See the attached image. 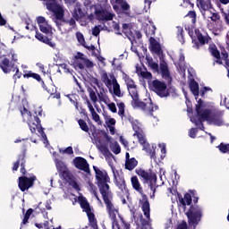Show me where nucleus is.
I'll return each mask as SVG.
<instances>
[{
    "label": "nucleus",
    "mask_w": 229,
    "mask_h": 229,
    "mask_svg": "<svg viewBox=\"0 0 229 229\" xmlns=\"http://www.w3.org/2000/svg\"><path fill=\"white\" fill-rule=\"evenodd\" d=\"M123 80L127 85L128 92L131 98H132L131 106L133 108H141V110H144L148 114H151L152 112H155V110L158 109V106L153 105L151 98L146 99V102L139 100V91L137 90V85L135 84L133 79H131L126 73H123Z\"/></svg>",
    "instance_id": "obj_1"
},
{
    "label": "nucleus",
    "mask_w": 229,
    "mask_h": 229,
    "mask_svg": "<svg viewBox=\"0 0 229 229\" xmlns=\"http://www.w3.org/2000/svg\"><path fill=\"white\" fill-rule=\"evenodd\" d=\"M104 203L106 205V212L108 214L109 219L112 221L113 229H130V225L124 222V219L119 216V208L114 205V194L112 192H107L102 195Z\"/></svg>",
    "instance_id": "obj_2"
},
{
    "label": "nucleus",
    "mask_w": 229,
    "mask_h": 229,
    "mask_svg": "<svg viewBox=\"0 0 229 229\" xmlns=\"http://www.w3.org/2000/svg\"><path fill=\"white\" fill-rule=\"evenodd\" d=\"M196 113L199 120L191 118V123H194L196 126H199L200 130H205L202 121H207L208 124H214L215 126H222L223 118L219 114H210V110L207 109V106L203 100L199 99L196 105Z\"/></svg>",
    "instance_id": "obj_3"
},
{
    "label": "nucleus",
    "mask_w": 229,
    "mask_h": 229,
    "mask_svg": "<svg viewBox=\"0 0 229 229\" xmlns=\"http://www.w3.org/2000/svg\"><path fill=\"white\" fill-rule=\"evenodd\" d=\"M17 62V54L13 49H0V68L4 74L12 72V69L15 66Z\"/></svg>",
    "instance_id": "obj_4"
},
{
    "label": "nucleus",
    "mask_w": 229,
    "mask_h": 229,
    "mask_svg": "<svg viewBox=\"0 0 229 229\" xmlns=\"http://www.w3.org/2000/svg\"><path fill=\"white\" fill-rule=\"evenodd\" d=\"M132 188L136 192H139L140 194L141 199H140V204L141 206V210L148 220L150 219V207H149V200H148V196L144 194V190L142 189V186L140 185V182H139V178L137 176H133L131 179Z\"/></svg>",
    "instance_id": "obj_5"
},
{
    "label": "nucleus",
    "mask_w": 229,
    "mask_h": 229,
    "mask_svg": "<svg viewBox=\"0 0 229 229\" xmlns=\"http://www.w3.org/2000/svg\"><path fill=\"white\" fill-rule=\"evenodd\" d=\"M21 112V115L23 119L28 121L29 128L31 131V133H35V131H38L40 133L42 139L45 140H47V136L46 135V132H44V129H42V125H40V119L37 116H32L31 114L28 111V109L23 108V111Z\"/></svg>",
    "instance_id": "obj_6"
},
{
    "label": "nucleus",
    "mask_w": 229,
    "mask_h": 229,
    "mask_svg": "<svg viewBox=\"0 0 229 229\" xmlns=\"http://www.w3.org/2000/svg\"><path fill=\"white\" fill-rule=\"evenodd\" d=\"M100 78L106 87L109 89V90H112L113 87V92L114 96H117V98H123L121 86L119 85V82H117V79H115V76L113 73L108 74L106 71H102L100 72Z\"/></svg>",
    "instance_id": "obj_7"
},
{
    "label": "nucleus",
    "mask_w": 229,
    "mask_h": 229,
    "mask_svg": "<svg viewBox=\"0 0 229 229\" xmlns=\"http://www.w3.org/2000/svg\"><path fill=\"white\" fill-rule=\"evenodd\" d=\"M93 169L96 174L100 194L103 196L105 194H108V192H112V191H110V186L108 185V183H110V177H108L106 171L100 170L97 166H93Z\"/></svg>",
    "instance_id": "obj_8"
},
{
    "label": "nucleus",
    "mask_w": 229,
    "mask_h": 229,
    "mask_svg": "<svg viewBox=\"0 0 229 229\" xmlns=\"http://www.w3.org/2000/svg\"><path fill=\"white\" fill-rule=\"evenodd\" d=\"M79 201L83 212H86L89 223V225L86 226L84 229H98V220L96 219V216L92 212L87 199L84 197H79Z\"/></svg>",
    "instance_id": "obj_9"
},
{
    "label": "nucleus",
    "mask_w": 229,
    "mask_h": 229,
    "mask_svg": "<svg viewBox=\"0 0 229 229\" xmlns=\"http://www.w3.org/2000/svg\"><path fill=\"white\" fill-rule=\"evenodd\" d=\"M186 216L189 219L190 225H198L199 221H201V217L203 216V209L199 206H191L188 212H186Z\"/></svg>",
    "instance_id": "obj_10"
},
{
    "label": "nucleus",
    "mask_w": 229,
    "mask_h": 229,
    "mask_svg": "<svg viewBox=\"0 0 229 229\" xmlns=\"http://www.w3.org/2000/svg\"><path fill=\"white\" fill-rule=\"evenodd\" d=\"M151 89L159 98H167L169 96V89L167 84L162 81L155 80L151 82Z\"/></svg>",
    "instance_id": "obj_11"
},
{
    "label": "nucleus",
    "mask_w": 229,
    "mask_h": 229,
    "mask_svg": "<svg viewBox=\"0 0 229 229\" xmlns=\"http://www.w3.org/2000/svg\"><path fill=\"white\" fill-rule=\"evenodd\" d=\"M37 181V176L32 175L30 177L22 176L19 178V184L18 187L20 191L24 192L28 191V189L33 187V183Z\"/></svg>",
    "instance_id": "obj_12"
},
{
    "label": "nucleus",
    "mask_w": 229,
    "mask_h": 229,
    "mask_svg": "<svg viewBox=\"0 0 229 229\" xmlns=\"http://www.w3.org/2000/svg\"><path fill=\"white\" fill-rule=\"evenodd\" d=\"M132 130L134 131L133 137H137L139 142H144L146 134H144V130H142V124L139 121L134 120L131 123Z\"/></svg>",
    "instance_id": "obj_13"
},
{
    "label": "nucleus",
    "mask_w": 229,
    "mask_h": 229,
    "mask_svg": "<svg viewBox=\"0 0 229 229\" xmlns=\"http://www.w3.org/2000/svg\"><path fill=\"white\" fill-rule=\"evenodd\" d=\"M136 174L138 176H140L145 180V182H150V185L153 183H157V175H155L151 172H148L142 169L136 170Z\"/></svg>",
    "instance_id": "obj_14"
},
{
    "label": "nucleus",
    "mask_w": 229,
    "mask_h": 229,
    "mask_svg": "<svg viewBox=\"0 0 229 229\" xmlns=\"http://www.w3.org/2000/svg\"><path fill=\"white\" fill-rule=\"evenodd\" d=\"M116 187L123 193L125 198H130V191H128V188H126V181H124V177L117 176L114 174Z\"/></svg>",
    "instance_id": "obj_15"
},
{
    "label": "nucleus",
    "mask_w": 229,
    "mask_h": 229,
    "mask_svg": "<svg viewBox=\"0 0 229 229\" xmlns=\"http://www.w3.org/2000/svg\"><path fill=\"white\" fill-rule=\"evenodd\" d=\"M197 6L201 10L202 15L207 17L208 12L212 10V3L210 0H197Z\"/></svg>",
    "instance_id": "obj_16"
},
{
    "label": "nucleus",
    "mask_w": 229,
    "mask_h": 229,
    "mask_svg": "<svg viewBox=\"0 0 229 229\" xmlns=\"http://www.w3.org/2000/svg\"><path fill=\"white\" fill-rule=\"evenodd\" d=\"M73 163L77 169L84 171V173H90V168L89 167V163L87 162V159L83 157H76L73 160Z\"/></svg>",
    "instance_id": "obj_17"
},
{
    "label": "nucleus",
    "mask_w": 229,
    "mask_h": 229,
    "mask_svg": "<svg viewBox=\"0 0 229 229\" xmlns=\"http://www.w3.org/2000/svg\"><path fill=\"white\" fill-rule=\"evenodd\" d=\"M95 14L98 21H112L115 17V14L105 10H97Z\"/></svg>",
    "instance_id": "obj_18"
},
{
    "label": "nucleus",
    "mask_w": 229,
    "mask_h": 229,
    "mask_svg": "<svg viewBox=\"0 0 229 229\" xmlns=\"http://www.w3.org/2000/svg\"><path fill=\"white\" fill-rule=\"evenodd\" d=\"M37 22L42 33H46V34L51 33V30H52L51 25H49L47 21H46V18H44L43 16H38L37 18Z\"/></svg>",
    "instance_id": "obj_19"
},
{
    "label": "nucleus",
    "mask_w": 229,
    "mask_h": 229,
    "mask_svg": "<svg viewBox=\"0 0 229 229\" xmlns=\"http://www.w3.org/2000/svg\"><path fill=\"white\" fill-rule=\"evenodd\" d=\"M108 90L101 86H98V91H97L98 101L100 103H105V105H108L110 103V98H108Z\"/></svg>",
    "instance_id": "obj_20"
},
{
    "label": "nucleus",
    "mask_w": 229,
    "mask_h": 229,
    "mask_svg": "<svg viewBox=\"0 0 229 229\" xmlns=\"http://www.w3.org/2000/svg\"><path fill=\"white\" fill-rule=\"evenodd\" d=\"M112 5L116 13H121V8L123 12L130 10V4H128L124 0H115V3H113Z\"/></svg>",
    "instance_id": "obj_21"
},
{
    "label": "nucleus",
    "mask_w": 229,
    "mask_h": 229,
    "mask_svg": "<svg viewBox=\"0 0 229 229\" xmlns=\"http://www.w3.org/2000/svg\"><path fill=\"white\" fill-rule=\"evenodd\" d=\"M141 146H143V151H146L149 155L150 158H155V147L149 145L146 138H143V142L139 141Z\"/></svg>",
    "instance_id": "obj_22"
},
{
    "label": "nucleus",
    "mask_w": 229,
    "mask_h": 229,
    "mask_svg": "<svg viewBox=\"0 0 229 229\" xmlns=\"http://www.w3.org/2000/svg\"><path fill=\"white\" fill-rule=\"evenodd\" d=\"M55 167H56L58 173H60V174H62L63 176H65V174L66 175L69 174V168H67V165H65V163L55 158Z\"/></svg>",
    "instance_id": "obj_23"
},
{
    "label": "nucleus",
    "mask_w": 229,
    "mask_h": 229,
    "mask_svg": "<svg viewBox=\"0 0 229 229\" xmlns=\"http://www.w3.org/2000/svg\"><path fill=\"white\" fill-rule=\"evenodd\" d=\"M149 42L151 53H154V55H161L162 47H160V43L154 38H150Z\"/></svg>",
    "instance_id": "obj_24"
},
{
    "label": "nucleus",
    "mask_w": 229,
    "mask_h": 229,
    "mask_svg": "<svg viewBox=\"0 0 229 229\" xmlns=\"http://www.w3.org/2000/svg\"><path fill=\"white\" fill-rule=\"evenodd\" d=\"M160 71L162 74V78L171 81V73H169V68L167 67V63L165 61H162L160 63Z\"/></svg>",
    "instance_id": "obj_25"
},
{
    "label": "nucleus",
    "mask_w": 229,
    "mask_h": 229,
    "mask_svg": "<svg viewBox=\"0 0 229 229\" xmlns=\"http://www.w3.org/2000/svg\"><path fill=\"white\" fill-rule=\"evenodd\" d=\"M160 71L162 74V78L171 81V73H169V68L167 67V63L165 61H162L160 63Z\"/></svg>",
    "instance_id": "obj_26"
},
{
    "label": "nucleus",
    "mask_w": 229,
    "mask_h": 229,
    "mask_svg": "<svg viewBox=\"0 0 229 229\" xmlns=\"http://www.w3.org/2000/svg\"><path fill=\"white\" fill-rule=\"evenodd\" d=\"M35 37L38 40H39V42L47 44V46H50V47H56V44L55 42L51 41V39H49V38L42 35L41 33L36 32Z\"/></svg>",
    "instance_id": "obj_27"
},
{
    "label": "nucleus",
    "mask_w": 229,
    "mask_h": 229,
    "mask_svg": "<svg viewBox=\"0 0 229 229\" xmlns=\"http://www.w3.org/2000/svg\"><path fill=\"white\" fill-rule=\"evenodd\" d=\"M189 87L193 95L199 96V85L198 84V82H196V81L191 80Z\"/></svg>",
    "instance_id": "obj_28"
},
{
    "label": "nucleus",
    "mask_w": 229,
    "mask_h": 229,
    "mask_svg": "<svg viewBox=\"0 0 229 229\" xmlns=\"http://www.w3.org/2000/svg\"><path fill=\"white\" fill-rule=\"evenodd\" d=\"M72 15L76 21L83 17V11H81V5L80 4H76Z\"/></svg>",
    "instance_id": "obj_29"
},
{
    "label": "nucleus",
    "mask_w": 229,
    "mask_h": 229,
    "mask_svg": "<svg viewBox=\"0 0 229 229\" xmlns=\"http://www.w3.org/2000/svg\"><path fill=\"white\" fill-rule=\"evenodd\" d=\"M139 162L135 157H132L129 160H125V169H128V171H133L134 167H137V165Z\"/></svg>",
    "instance_id": "obj_30"
},
{
    "label": "nucleus",
    "mask_w": 229,
    "mask_h": 229,
    "mask_svg": "<svg viewBox=\"0 0 229 229\" xmlns=\"http://www.w3.org/2000/svg\"><path fill=\"white\" fill-rule=\"evenodd\" d=\"M180 203L185 210V207L192 203V196L189 193L184 194L183 198L180 199Z\"/></svg>",
    "instance_id": "obj_31"
},
{
    "label": "nucleus",
    "mask_w": 229,
    "mask_h": 229,
    "mask_svg": "<svg viewBox=\"0 0 229 229\" xmlns=\"http://www.w3.org/2000/svg\"><path fill=\"white\" fill-rule=\"evenodd\" d=\"M195 33L200 46H205V44H208V36H203V34H201L198 30H195Z\"/></svg>",
    "instance_id": "obj_32"
},
{
    "label": "nucleus",
    "mask_w": 229,
    "mask_h": 229,
    "mask_svg": "<svg viewBox=\"0 0 229 229\" xmlns=\"http://www.w3.org/2000/svg\"><path fill=\"white\" fill-rule=\"evenodd\" d=\"M78 67L79 69H85V67H87L88 69H92V67H94V63H92V61L89 60V59H84V62H79L78 63Z\"/></svg>",
    "instance_id": "obj_33"
},
{
    "label": "nucleus",
    "mask_w": 229,
    "mask_h": 229,
    "mask_svg": "<svg viewBox=\"0 0 229 229\" xmlns=\"http://www.w3.org/2000/svg\"><path fill=\"white\" fill-rule=\"evenodd\" d=\"M146 62H147L148 67L152 68L153 71H158V64L157 63L153 62V57L147 55Z\"/></svg>",
    "instance_id": "obj_34"
},
{
    "label": "nucleus",
    "mask_w": 229,
    "mask_h": 229,
    "mask_svg": "<svg viewBox=\"0 0 229 229\" xmlns=\"http://www.w3.org/2000/svg\"><path fill=\"white\" fill-rule=\"evenodd\" d=\"M110 149L112 152L114 153V155H119V153H121V146H119V143H117V141L111 142Z\"/></svg>",
    "instance_id": "obj_35"
},
{
    "label": "nucleus",
    "mask_w": 229,
    "mask_h": 229,
    "mask_svg": "<svg viewBox=\"0 0 229 229\" xmlns=\"http://www.w3.org/2000/svg\"><path fill=\"white\" fill-rule=\"evenodd\" d=\"M140 75L141 76V78H144V80H147L148 83L151 85V80L153 79V75L151 74V72L148 71H142L140 72Z\"/></svg>",
    "instance_id": "obj_36"
},
{
    "label": "nucleus",
    "mask_w": 229,
    "mask_h": 229,
    "mask_svg": "<svg viewBox=\"0 0 229 229\" xmlns=\"http://www.w3.org/2000/svg\"><path fill=\"white\" fill-rule=\"evenodd\" d=\"M78 124L81 128V130H82V131H85L86 133H89V125L87 124V122H85V120L83 119H80L78 121Z\"/></svg>",
    "instance_id": "obj_37"
},
{
    "label": "nucleus",
    "mask_w": 229,
    "mask_h": 229,
    "mask_svg": "<svg viewBox=\"0 0 229 229\" xmlns=\"http://www.w3.org/2000/svg\"><path fill=\"white\" fill-rule=\"evenodd\" d=\"M88 189H89V192H91V194H93L95 196V198H97V199L99 200V198L98 197V191H96L98 188H96L94 183H92L91 182H89Z\"/></svg>",
    "instance_id": "obj_38"
},
{
    "label": "nucleus",
    "mask_w": 229,
    "mask_h": 229,
    "mask_svg": "<svg viewBox=\"0 0 229 229\" xmlns=\"http://www.w3.org/2000/svg\"><path fill=\"white\" fill-rule=\"evenodd\" d=\"M88 90L89 92V98L92 101L94 106L96 107V103H98V95H96V91H94L92 89H89Z\"/></svg>",
    "instance_id": "obj_39"
},
{
    "label": "nucleus",
    "mask_w": 229,
    "mask_h": 229,
    "mask_svg": "<svg viewBox=\"0 0 229 229\" xmlns=\"http://www.w3.org/2000/svg\"><path fill=\"white\" fill-rule=\"evenodd\" d=\"M207 15L209 19H211V21H213V22H217V21H219V19H221V16H219V13H212V10L210 12H208V14H207Z\"/></svg>",
    "instance_id": "obj_40"
},
{
    "label": "nucleus",
    "mask_w": 229,
    "mask_h": 229,
    "mask_svg": "<svg viewBox=\"0 0 229 229\" xmlns=\"http://www.w3.org/2000/svg\"><path fill=\"white\" fill-rule=\"evenodd\" d=\"M85 55H83L81 52H78L77 55H75V60H76V65L78 67V63L81 62V64H83L86 60Z\"/></svg>",
    "instance_id": "obj_41"
},
{
    "label": "nucleus",
    "mask_w": 229,
    "mask_h": 229,
    "mask_svg": "<svg viewBox=\"0 0 229 229\" xmlns=\"http://www.w3.org/2000/svg\"><path fill=\"white\" fill-rule=\"evenodd\" d=\"M24 154L19 156L18 160L14 163L13 166V171H17V169H19V165H21V162H24Z\"/></svg>",
    "instance_id": "obj_42"
},
{
    "label": "nucleus",
    "mask_w": 229,
    "mask_h": 229,
    "mask_svg": "<svg viewBox=\"0 0 229 229\" xmlns=\"http://www.w3.org/2000/svg\"><path fill=\"white\" fill-rule=\"evenodd\" d=\"M117 107H118V115H120V117H124V108H126V106H124V103L123 102L117 103Z\"/></svg>",
    "instance_id": "obj_43"
},
{
    "label": "nucleus",
    "mask_w": 229,
    "mask_h": 229,
    "mask_svg": "<svg viewBox=\"0 0 229 229\" xmlns=\"http://www.w3.org/2000/svg\"><path fill=\"white\" fill-rule=\"evenodd\" d=\"M75 37L79 42V44H81V46L85 47V37L83 36V34L81 32H76Z\"/></svg>",
    "instance_id": "obj_44"
},
{
    "label": "nucleus",
    "mask_w": 229,
    "mask_h": 229,
    "mask_svg": "<svg viewBox=\"0 0 229 229\" xmlns=\"http://www.w3.org/2000/svg\"><path fill=\"white\" fill-rule=\"evenodd\" d=\"M23 78H33L34 80H37V81H40L41 80L40 75L38 73H33L31 72L24 74Z\"/></svg>",
    "instance_id": "obj_45"
},
{
    "label": "nucleus",
    "mask_w": 229,
    "mask_h": 229,
    "mask_svg": "<svg viewBox=\"0 0 229 229\" xmlns=\"http://www.w3.org/2000/svg\"><path fill=\"white\" fill-rule=\"evenodd\" d=\"M177 38L182 44H185V38H183V29L178 28Z\"/></svg>",
    "instance_id": "obj_46"
},
{
    "label": "nucleus",
    "mask_w": 229,
    "mask_h": 229,
    "mask_svg": "<svg viewBox=\"0 0 229 229\" xmlns=\"http://www.w3.org/2000/svg\"><path fill=\"white\" fill-rule=\"evenodd\" d=\"M91 116H92L93 121H95V123H97V124H98L99 126H101L103 124V122L101 121V118L99 117V114H98V113L91 114Z\"/></svg>",
    "instance_id": "obj_47"
},
{
    "label": "nucleus",
    "mask_w": 229,
    "mask_h": 229,
    "mask_svg": "<svg viewBox=\"0 0 229 229\" xmlns=\"http://www.w3.org/2000/svg\"><path fill=\"white\" fill-rule=\"evenodd\" d=\"M106 124L108 126H115V119L110 117V116H106L105 117Z\"/></svg>",
    "instance_id": "obj_48"
},
{
    "label": "nucleus",
    "mask_w": 229,
    "mask_h": 229,
    "mask_svg": "<svg viewBox=\"0 0 229 229\" xmlns=\"http://www.w3.org/2000/svg\"><path fill=\"white\" fill-rule=\"evenodd\" d=\"M59 153H64L66 155H72L74 153V150H72V147H68L66 148H60Z\"/></svg>",
    "instance_id": "obj_49"
},
{
    "label": "nucleus",
    "mask_w": 229,
    "mask_h": 229,
    "mask_svg": "<svg viewBox=\"0 0 229 229\" xmlns=\"http://www.w3.org/2000/svg\"><path fill=\"white\" fill-rule=\"evenodd\" d=\"M99 151L103 153V155H109L110 157H113V155L110 153V150H108V148L105 146L98 147Z\"/></svg>",
    "instance_id": "obj_50"
},
{
    "label": "nucleus",
    "mask_w": 229,
    "mask_h": 229,
    "mask_svg": "<svg viewBox=\"0 0 229 229\" xmlns=\"http://www.w3.org/2000/svg\"><path fill=\"white\" fill-rule=\"evenodd\" d=\"M85 104L87 105L91 114H96V109H94V106H92V103H90V100H89V98L86 99Z\"/></svg>",
    "instance_id": "obj_51"
},
{
    "label": "nucleus",
    "mask_w": 229,
    "mask_h": 229,
    "mask_svg": "<svg viewBox=\"0 0 229 229\" xmlns=\"http://www.w3.org/2000/svg\"><path fill=\"white\" fill-rule=\"evenodd\" d=\"M186 17H190L191 19V22L194 24L196 22V12L194 11H190Z\"/></svg>",
    "instance_id": "obj_52"
},
{
    "label": "nucleus",
    "mask_w": 229,
    "mask_h": 229,
    "mask_svg": "<svg viewBox=\"0 0 229 229\" xmlns=\"http://www.w3.org/2000/svg\"><path fill=\"white\" fill-rule=\"evenodd\" d=\"M122 121H129V123H131V124H132L133 122H135V120H133V117H131V115H130L129 114H124L123 117H121Z\"/></svg>",
    "instance_id": "obj_53"
},
{
    "label": "nucleus",
    "mask_w": 229,
    "mask_h": 229,
    "mask_svg": "<svg viewBox=\"0 0 229 229\" xmlns=\"http://www.w3.org/2000/svg\"><path fill=\"white\" fill-rule=\"evenodd\" d=\"M178 65L179 67H183V65H185V55H183V54H180Z\"/></svg>",
    "instance_id": "obj_54"
},
{
    "label": "nucleus",
    "mask_w": 229,
    "mask_h": 229,
    "mask_svg": "<svg viewBox=\"0 0 229 229\" xmlns=\"http://www.w3.org/2000/svg\"><path fill=\"white\" fill-rule=\"evenodd\" d=\"M145 3V7L143 9V12H145V13H147L148 10H149V8H151V0H144Z\"/></svg>",
    "instance_id": "obj_55"
},
{
    "label": "nucleus",
    "mask_w": 229,
    "mask_h": 229,
    "mask_svg": "<svg viewBox=\"0 0 229 229\" xmlns=\"http://www.w3.org/2000/svg\"><path fill=\"white\" fill-rule=\"evenodd\" d=\"M106 105H107L109 110H111V111L113 112V114L117 113V107L115 106V104H114V103H110V102H109V103L106 104Z\"/></svg>",
    "instance_id": "obj_56"
},
{
    "label": "nucleus",
    "mask_w": 229,
    "mask_h": 229,
    "mask_svg": "<svg viewBox=\"0 0 229 229\" xmlns=\"http://www.w3.org/2000/svg\"><path fill=\"white\" fill-rule=\"evenodd\" d=\"M99 33H101V30L99 29V26H95L93 29H92V35L94 37H98L99 35Z\"/></svg>",
    "instance_id": "obj_57"
},
{
    "label": "nucleus",
    "mask_w": 229,
    "mask_h": 229,
    "mask_svg": "<svg viewBox=\"0 0 229 229\" xmlns=\"http://www.w3.org/2000/svg\"><path fill=\"white\" fill-rule=\"evenodd\" d=\"M59 66L61 67V69H64V72H66V74H71V69H69V66H67V64H59Z\"/></svg>",
    "instance_id": "obj_58"
},
{
    "label": "nucleus",
    "mask_w": 229,
    "mask_h": 229,
    "mask_svg": "<svg viewBox=\"0 0 229 229\" xmlns=\"http://www.w3.org/2000/svg\"><path fill=\"white\" fill-rule=\"evenodd\" d=\"M196 133H198V131L195 128H191L189 132V136L191 139H196Z\"/></svg>",
    "instance_id": "obj_59"
},
{
    "label": "nucleus",
    "mask_w": 229,
    "mask_h": 229,
    "mask_svg": "<svg viewBox=\"0 0 229 229\" xmlns=\"http://www.w3.org/2000/svg\"><path fill=\"white\" fill-rule=\"evenodd\" d=\"M21 173L22 174H26V159H24L22 162H21Z\"/></svg>",
    "instance_id": "obj_60"
},
{
    "label": "nucleus",
    "mask_w": 229,
    "mask_h": 229,
    "mask_svg": "<svg viewBox=\"0 0 229 229\" xmlns=\"http://www.w3.org/2000/svg\"><path fill=\"white\" fill-rule=\"evenodd\" d=\"M211 55H213V56H215V58H216L217 60H219V51H217V49L216 48H211Z\"/></svg>",
    "instance_id": "obj_61"
},
{
    "label": "nucleus",
    "mask_w": 229,
    "mask_h": 229,
    "mask_svg": "<svg viewBox=\"0 0 229 229\" xmlns=\"http://www.w3.org/2000/svg\"><path fill=\"white\" fill-rule=\"evenodd\" d=\"M113 28H114V30H115L116 35H121V32H119V23L114 21Z\"/></svg>",
    "instance_id": "obj_62"
},
{
    "label": "nucleus",
    "mask_w": 229,
    "mask_h": 229,
    "mask_svg": "<svg viewBox=\"0 0 229 229\" xmlns=\"http://www.w3.org/2000/svg\"><path fill=\"white\" fill-rule=\"evenodd\" d=\"M120 142L124 146V148H128V140L123 138V136L120 137Z\"/></svg>",
    "instance_id": "obj_63"
},
{
    "label": "nucleus",
    "mask_w": 229,
    "mask_h": 229,
    "mask_svg": "<svg viewBox=\"0 0 229 229\" xmlns=\"http://www.w3.org/2000/svg\"><path fill=\"white\" fill-rule=\"evenodd\" d=\"M177 229H187V222H182L177 227Z\"/></svg>",
    "instance_id": "obj_64"
}]
</instances>
